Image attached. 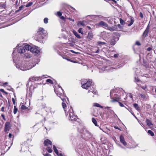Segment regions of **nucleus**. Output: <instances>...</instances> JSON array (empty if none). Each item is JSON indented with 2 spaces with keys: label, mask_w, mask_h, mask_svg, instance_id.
I'll list each match as a JSON object with an SVG mask.
<instances>
[{
  "label": "nucleus",
  "mask_w": 156,
  "mask_h": 156,
  "mask_svg": "<svg viewBox=\"0 0 156 156\" xmlns=\"http://www.w3.org/2000/svg\"><path fill=\"white\" fill-rule=\"evenodd\" d=\"M62 106L64 109V111L66 114V112H67V115H68V117L70 120L75 121L77 119V116L74 114V112L73 109L71 107H70V108L67 111L66 110V105L65 103L63 102L62 103Z\"/></svg>",
  "instance_id": "f257e3e1"
},
{
  "label": "nucleus",
  "mask_w": 156,
  "mask_h": 156,
  "mask_svg": "<svg viewBox=\"0 0 156 156\" xmlns=\"http://www.w3.org/2000/svg\"><path fill=\"white\" fill-rule=\"evenodd\" d=\"M35 65L32 63H27L25 62H19L16 64V67L22 71L29 70L34 67Z\"/></svg>",
  "instance_id": "f03ea898"
},
{
  "label": "nucleus",
  "mask_w": 156,
  "mask_h": 156,
  "mask_svg": "<svg viewBox=\"0 0 156 156\" xmlns=\"http://www.w3.org/2000/svg\"><path fill=\"white\" fill-rule=\"evenodd\" d=\"M48 34L46 30L42 27L40 28L37 31V35L35 36L34 39L38 41H39L41 39H43L44 37Z\"/></svg>",
  "instance_id": "7ed1b4c3"
},
{
  "label": "nucleus",
  "mask_w": 156,
  "mask_h": 156,
  "mask_svg": "<svg viewBox=\"0 0 156 156\" xmlns=\"http://www.w3.org/2000/svg\"><path fill=\"white\" fill-rule=\"evenodd\" d=\"M91 81L90 80L87 81V83L82 85V87L83 88L88 89V93L91 92L95 94H97V90L91 85Z\"/></svg>",
  "instance_id": "20e7f679"
},
{
  "label": "nucleus",
  "mask_w": 156,
  "mask_h": 156,
  "mask_svg": "<svg viewBox=\"0 0 156 156\" xmlns=\"http://www.w3.org/2000/svg\"><path fill=\"white\" fill-rule=\"evenodd\" d=\"M25 48L26 50H29L30 51L35 55L38 54L39 51L35 47H32L28 44L25 45Z\"/></svg>",
  "instance_id": "39448f33"
},
{
  "label": "nucleus",
  "mask_w": 156,
  "mask_h": 156,
  "mask_svg": "<svg viewBox=\"0 0 156 156\" xmlns=\"http://www.w3.org/2000/svg\"><path fill=\"white\" fill-rule=\"evenodd\" d=\"M54 91L56 94L60 97L61 99L63 101L64 98L60 97L61 96H62L64 94L63 90L61 87L58 85L57 89L56 88L55 89L54 88Z\"/></svg>",
  "instance_id": "423d86ee"
},
{
  "label": "nucleus",
  "mask_w": 156,
  "mask_h": 156,
  "mask_svg": "<svg viewBox=\"0 0 156 156\" xmlns=\"http://www.w3.org/2000/svg\"><path fill=\"white\" fill-rule=\"evenodd\" d=\"M114 91H115L114 90H111L110 91V95L112 99L111 101V102H117L120 99L119 96L117 94H115L113 97H112V95H113V94L114 93Z\"/></svg>",
  "instance_id": "0eeeda50"
},
{
  "label": "nucleus",
  "mask_w": 156,
  "mask_h": 156,
  "mask_svg": "<svg viewBox=\"0 0 156 156\" xmlns=\"http://www.w3.org/2000/svg\"><path fill=\"white\" fill-rule=\"evenodd\" d=\"M113 34L114 35L112 39L110 41V43L112 45H114L116 43V41H118L119 39V33L117 32H114Z\"/></svg>",
  "instance_id": "6e6552de"
},
{
  "label": "nucleus",
  "mask_w": 156,
  "mask_h": 156,
  "mask_svg": "<svg viewBox=\"0 0 156 156\" xmlns=\"http://www.w3.org/2000/svg\"><path fill=\"white\" fill-rule=\"evenodd\" d=\"M25 46V45H24L23 46H21V45H20V44L18 45L16 47V50L17 49L18 53L23 54L26 51Z\"/></svg>",
  "instance_id": "1a4fd4ad"
},
{
  "label": "nucleus",
  "mask_w": 156,
  "mask_h": 156,
  "mask_svg": "<svg viewBox=\"0 0 156 156\" xmlns=\"http://www.w3.org/2000/svg\"><path fill=\"white\" fill-rule=\"evenodd\" d=\"M85 138L86 140H88L89 139H94L93 135L89 131L85 129L84 132Z\"/></svg>",
  "instance_id": "9d476101"
},
{
  "label": "nucleus",
  "mask_w": 156,
  "mask_h": 156,
  "mask_svg": "<svg viewBox=\"0 0 156 156\" xmlns=\"http://www.w3.org/2000/svg\"><path fill=\"white\" fill-rule=\"evenodd\" d=\"M96 26H98V27L100 26L101 27H102L104 28H107L108 27V24L106 23L103 21H100L98 23L96 24Z\"/></svg>",
  "instance_id": "9b49d317"
},
{
  "label": "nucleus",
  "mask_w": 156,
  "mask_h": 156,
  "mask_svg": "<svg viewBox=\"0 0 156 156\" xmlns=\"http://www.w3.org/2000/svg\"><path fill=\"white\" fill-rule=\"evenodd\" d=\"M11 124L8 122H5L4 128V131L5 132L9 131L10 129Z\"/></svg>",
  "instance_id": "f8f14e48"
},
{
  "label": "nucleus",
  "mask_w": 156,
  "mask_h": 156,
  "mask_svg": "<svg viewBox=\"0 0 156 156\" xmlns=\"http://www.w3.org/2000/svg\"><path fill=\"white\" fill-rule=\"evenodd\" d=\"M30 51L26 49V51L23 54V56L25 58H29L31 57V55L30 54Z\"/></svg>",
  "instance_id": "ddd939ff"
},
{
  "label": "nucleus",
  "mask_w": 156,
  "mask_h": 156,
  "mask_svg": "<svg viewBox=\"0 0 156 156\" xmlns=\"http://www.w3.org/2000/svg\"><path fill=\"white\" fill-rule=\"evenodd\" d=\"M135 73L136 75L139 74V73H140L141 75L142 76H144L146 77H147V74H145L143 73L142 71L141 70H140V69H138V68H136L135 70Z\"/></svg>",
  "instance_id": "4468645a"
},
{
  "label": "nucleus",
  "mask_w": 156,
  "mask_h": 156,
  "mask_svg": "<svg viewBox=\"0 0 156 156\" xmlns=\"http://www.w3.org/2000/svg\"><path fill=\"white\" fill-rule=\"evenodd\" d=\"M107 29L111 31H116L118 30V28H117L116 25H115L114 26L108 27Z\"/></svg>",
  "instance_id": "2eb2a0df"
},
{
  "label": "nucleus",
  "mask_w": 156,
  "mask_h": 156,
  "mask_svg": "<svg viewBox=\"0 0 156 156\" xmlns=\"http://www.w3.org/2000/svg\"><path fill=\"white\" fill-rule=\"evenodd\" d=\"M120 140L124 146H126L127 145V143L125 140L124 138L122 135H121L120 136Z\"/></svg>",
  "instance_id": "dca6fc26"
},
{
  "label": "nucleus",
  "mask_w": 156,
  "mask_h": 156,
  "mask_svg": "<svg viewBox=\"0 0 156 156\" xmlns=\"http://www.w3.org/2000/svg\"><path fill=\"white\" fill-rule=\"evenodd\" d=\"M44 146H48L49 145H52V142L51 140L49 139H46L45 140L44 143Z\"/></svg>",
  "instance_id": "f3484780"
},
{
  "label": "nucleus",
  "mask_w": 156,
  "mask_h": 156,
  "mask_svg": "<svg viewBox=\"0 0 156 156\" xmlns=\"http://www.w3.org/2000/svg\"><path fill=\"white\" fill-rule=\"evenodd\" d=\"M124 65H125L124 62L122 63H121L120 64L117 65L115 67H111V68H110V70H111L112 69L119 68L120 67H121L123 66Z\"/></svg>",
  "instance_id": "a211bd4d"
},
{
  "label": "nucleus",
  "mask_w": 156,
  "mask_h": 156,
  "mask_svg": "<svg viewBox=\"0 0 156 156\" xmlns=\"http://www.w3.org/2000/svg\"><path fill=\"white\" fill-rule=\"evenodd\" d=\"M86 22L84 21H80L78 22L77 25L78 26H79V25H80L83 26L84 27L86 26Z\"/></svg>",
  "instance_id": "6ab92c4d"
},
{
  "label": "nucleus",
  "mask_w": 156,
  "mask_h": 156,
  "mask_svg": "<svg viewBox=\"0 0 156 156\" xmlns=\"http://www.w3.org/2000/svg\"><path fill=\"white\" fill-rule=\"evenodd\" d=\"M31 81H37L39 80V78L38 77H33L29 79Z\"/></svg>",
  "instance_id": "aec40b11"
},
{
  "label": "nucleus",
  "mask_w": 156,
  "mask_h": 156,
  "mask_svg": "<svg viewBox=\"0 0 156 156\" xmlns=\"http://www.w3.org/2000/svg\"><path fill=\"white\" fill-rule=\"evenodd\" d=\"M130 23L128 25V26L129 27L130 26L132 25L134 21V19L133 17H130Z\"/></svg>",
  "instance_id": "412c9836"
},
{
  "label": "nucleus",
  "mask_w": 156,
  "mask_h": 156,
  "mask_svg": "<svg viewBox=\"0 0 156 156\" xmlns=\"http://www.w3.org/2000/svg\"><path fill=\"white\" fill-rule=\"evenodd\" d=\"M148 32L149 28L147 27L143 33V36H144L145 37H146L147 35Z\"/></svg>",
  "instance_id": "4be33fe9"
},
{
  "label": "nucleus",
  "mask_w": 156,
  "mask_h": 156,
  "mask_svg": "<svg viewBox=\"0 0 156 156\" xmlns=\"http://www.w3.org/2000/svg\"><path fill=\"white\" fill-rule=\"evenodd\" d=\"M146 122L147 125L149 126H150L151 125H153V124L151 121L150 120L148 119H146Z\"/></svg>",
  "instance_id": "5701e85b"
},
{
  "label": "nucleus",
  "mask_w": 156,
  "mask_h": 156,
  "mask_svg": "<svg viewBox=\"0 0 156 156\" xmlns=\"http://www.w3.org/2000/svg\"><path fill=\"white\" fill-rule=\"evenodd\" d=\"M73 32L74 34L76 36V37L79 39L81 38V37L80 35L76 31L74 30L73 31Z\"/></svg>",
  "instance_id": "b1692460"
},
{
  "label": "nucleus",
  "mask_w": 156,
  "mask_h": 156,
  "mask_svg": "<svg viewBox=\"0 0 156 156\" xmlns=\"http://www.w3.org/2000/svg\"><path fill=\"white\" fill-rule=\"evenodd\" d=\"M93 37V35L91 32H89L88 34L87 37L91 40Z\"/></svg>",
  "instance_id": "393cba45"
},
{
  "label": "nucleus",
  "mask_w": 156,
  "mask_h": 156,
  "mask_svg": "<svg viewBox=\"0 0 156 156\" xmlns=\"http://www.w3.org/2000/svg\"><path fill=\"white\" fill-rule=\"evenodd\" d=\"M92 121L96 126H98L97 121L94 118H93L92 119Z\"/></svg>",
  "instance_id": "a878e982"
},
{
  "label": "nucleus",
  "mask_w": 156,
  "mask_h": 156,
  "mask_svg": "<svg viewBox=\"0 0 156 156\" xmlns=\"http://www.w3.org/2000/svg\"><path fill=\"white\" fill-rule=\"evenodd\" d=\"M94 106L95 107H100L101 108H103V106L101 105L100 104L98 103H94Z\"/></svg>",
  "instance_id": "bb28decb"
},
{
  "label": "nucleus",
  "mask_w": 156,
  "mask_h": 156,
  "mask_svg": "<svg viewBox=\"0 0 156 156\" xmlns=\"http://www.w3.org/2000/svg\"><path fill=\"white\" fill-rule=\"evenodd\" d=\"M53 148L54 150L57 155L58 154V150L56 149V147L55 145L53 146Z\"/></svg>",
  "instance_id": "cd10ccee"
},
{
  "label": "nucleus",
  "mask_w": 156,
  "mask_h": 156,
  "mask_svg": "<svg viewBox=\"0 0 156 156\" xmlns=\"http://www.w3.org/2000/svg\"><path fill=\"white\" fill-rule=\"evenodd\" d=\"M148 133L151 136H154V133L151 130H148L147 131Z\"/></svg>",
  "instance_id": "c85d7f7f"
},
{
  "label": "nucleus",
  "mask_w": 156,
  "mask_h": 156,
  "mask_svg": "<svg viewBox=\"0 0 156 156\" xmlns=\"http://www.w3.org/2000/svg\"><path fill=\"white\" fill-rule=\"evenodd\" d=\"M134 81L135 82H140V80L138 77H136V76H135L134 77Z\"/></svg>",
  "instance_id": "c756f323"
},
{
  "label": "nucleus",
  "mask_w": 156,
  "mask_h": 156,
  "mask_svg": "<svg viewBox=\"0 0 156 156\" xmlns=\"http://www.w3.org/2000/svg\"><path fill=\"white\" fill-rule=\"evenodd\" d=\"M133 106L137 110H138L139 109V107L138 106V104L136 103L134 104Z\"/></svg>",
  "instance_id": "7c9ffc66"
},
{
  "label": "nucleus",
  "mask_w": 156,
  "mask_h": 156,
  "mask_svg": "<svg viewBox=\"0 0 156 156\" xmlns=\"http://www.w3.org/2000/svg\"><path fill=\"white\" fill-rule=\"evenodd\" d=\"M18 110V109L16 107V106H14V110H13V112L14 114H16L17 112V111Z\"/></svg>",
  "instance_id": "2f4dec72"
},
{
  "label": "nucleus",
  "mask_w": 156,
  "mask_h": 156,
  "mask_svg": "<svg viewBox=\"0 0 156 156\" xmlns=\"http://www.w3.org/2000/svg\"><path fill=\"white\" fill-rule=\"evenodd\" d=\"M33 4V3L32 2H29L26 5V6L27 7H29L30 6H31V5H32Z\"/></svg>",
  "instance_id": "473e14b6"
},
{
  "label": "nucleus",
  "mask_w": 156,
  "mask_h": 156,
  "mask_svg": "<svg viewBox=\"0 0 156 156\" xmlns=\"http://www.w3.org/2000/svg\"><path fill=\"white\" fill-rule=\"evenodd\" d=\"M46 82H48L50 83L51 84H53V82L50 79H48L47 80H46Z\"/></svg>",
  "instance_id": "72a5a7b5"
},
{
  "label": "nucleus",
  "mask_w": 156,
  "mask_h": 156,
  "mask_svg": "<svg viewBox=\"0 0 156 156\" xmlns=\"http://www.w3.org/2000/svg\"><path fill=\"white\" fill-rule=\"evenodd\" d=\"M78 32L80 33L82 35H83V33L82 31V28H80L78 30Z\"/></svg>",
  "instance_id": "f704fd0d"
},
{
  "label": "nucleus",
  "mask_w": 156,
  "mask_h": 156,
  "mask_svg": "<svg viewBox=\"0 0 156 156\" xmlns=\"http://www.w3.org/2000/svg\"><path fill=\"white\" fill-rule=\"evenodd\" d=\"M44 22L45 23H47L48 22V19L47 18H45L44 20Z\"/></svg>",
  "instance_id": "c9c22d12"
},
{
  "label": "nucleus",
  "mask_w": 156,
  "mask_h": 156,
  "mask_svg": "<svg viewBox=\"0 0 156 156\" xmlns=\"http://www.w3.org/2000/svg\"><path fill=\"white\" fill-rule=\"evenodd\" d=\"M21 108L23 110H25L27 108V107L23 105H22L21 106Z\"/></svg>",
  "instance_id": "e433bc0d"
},
{
  "label": "nucleus",
  "mask_w": 156,
  "mask_h": 156,
  "mask_svg": "<svg viewBox=\"0 0 156 156\" xmlns=\"http://www.w3.org/2000/svg\"><path fill=\"white\" fill-rule=\"evenodd\" d=\"M120 23L122 25H124L125 23V22L124 20L121 18L120 19Z\"/></svg>",
  "instance_id": "4c0bfd02"
},
{
  "label": "nucleus",
  "mask_w": 156,
  "mask_h": 156,
  "mask_svg": "<svg viewBox=\"0 0 156 156\" xmlns=\"http://www.w3.org/2000/svg\"><path fill=\"white\" fill-rule=\"evenodd\" d=\"M15 51H14L12 53V55H13V59L14 61H15V60L16 59V58L15 57V56H14L16 54Z\"/></svg>",
  "instance_id": "58836bf2"
},
{
  "label": "nucleus",
  "mask_w": 156,
  "mask_h": 156,
  "mask_svg": "<svg viewBox=\"0 0 156 156\" xmlns=\"http://www.w3.org/2000/svg\"><path fill=\"white\" fill-rule=\"evenodd\" d=\"M103 131L106 133L108 134L109 133V131L110 130L108 129H106L102 130Z\"/></svg>",
  "instance_id": "ea45409f"
},
{
  "label": "nucleus",
  "mask_w": 156,
  "mask_h": 156,
  "mask_svg": "<svg viewBox=\"0 0 156 156\" xmlns=\"http://www.w3.org/2000/svg\"><path fill=\"white\" fill-rule=\"evenodd\" d=\"M98 44L101 45H102L103 44H106V43L105 42H102L100 41H98Z\"/></svg>",
  "instance_id": "a19ab883"
},
{
  "label": "nucleus",
  "mask_w": 156,
  "mask_h": 156,
  "mask_svg": "<svg viewBox=\"0 0 156 156\" xmlns=\"http://www.w3.org/2000/svg\"><path fill=\"white\" fill-rule=\"evenodd\" d=\"M47 150L48 151V152L49 153H51L52 151V150H51L50 147H48Z\"/></svg>",
  "instance_id": "79ce46f5"
},
{
  "label": "nucleus",
  "mask_w": 156,
  "mask_h": 156,
  "mask_svg": "<svg viewBox=\"0 0 156 156\" xmlns=\"http://www.w3.org/2000/svg\"><path fill=\"white\" fill-rule=\"evenodd\" d=\"M94 50V51H93V52H95V53H99L100 50L99 48H98L97 50Z\"/></svg>",
  "instance_id": "37998d69"
},
{
  "label": "nucleus",
  "mask_w": 156,
  "mask_h": 156,
  "mask_svg": "<svg viewBox=\"0 0 156 156\" xmlns=\"http://www.w3.org/2000/svg\"><path fill=\"white\" fill-rule=\"evenodd\" d=\"M62 15V13L60 12H57V15L58 16H60Z\"/></svg>",
  "instance_id": "c03bdc74"
},
{
  "label": "nucleus",
  "mask_w": 156,
  "mask_h": 156,
  "mask_svg": "<svg viewBox=\"0 0 156 156\" xmlns=\"http://www.w3.org/2000/svg\"><path fill=\"white\" fill-rule=\"evenodd\" d=\"M141 87L142 89H143L144 90H145L147 88V87L146 85L142 86Z\"/></svg>",
  "instance_id": "a18cd8bd"
},
{
  "label": "nucleus",
  "mask_w": 156,
  "mask_h": 156,
  "mask_svg": "<svg viewBox=\"0 0 156 156\" xmlns=\"http://www.w3.org/2000/svg\"><path fill=\"white\" fill-rule=\"evenodd\" d=\"M140 95L141 97V98L143 99H144L145 97V95L144 94H140Z\"/></svg>",
  "instance_id": "49530a36"
},
{
  "label": "nucleus",
  "mask_w": 156,
  "mask_h": 156,
  "mask_svg": "<svg viewBox=\"0 0 156 156\" xmlns=\"http://www.w3.org/2000/svg\"><path fill=\"white\" fill-rule=\"evenodd\" d=\"M1 116L2 117L3 119V120H4L5 121L6 120V119H5V117L4 115V114H2L1 115Z\"/></svg>",
  "instance_id": "de8ad7c7"
},
{
  "label": "nucleus",
  "mask_w": 156,
  "mask_h": 156,
  "mask_svg": "<svg viewBox=\"0 0 156 156\" xmlns=\"http://www.w3.org/2000/svg\"><path fill=\"white\" fill-rule=\"evenodd\" d=\"M136 44L138 46L140 45H141L140 42L138 41H137L136 42Z\"/></svg>",
  "instance_id": "09e8293b"
},
{
  "label": "nucleus",
  "mask_w": 156,
  "mask_h": 156,
  "mask_svg": "<svg viewBox=\"0 0 156 156\" xmlns=\"http://www.w3.org/2000/svg\"><path fill=\"white\" fill-rule=\"evenodd\" d=\"M140 16L141 18H143V14L141 12L140 13Z\"/></svg>",
  "instance_id": "8fccbe9b"
},
{
  "label": "nucleus",
  "mask_w": 156,
  "mask_h": 156,
  "mask_svg": "<svg viewBox=\"0 0 156 156\" xmlns=\"http://www.w3.org/2000/svg\"><path fill=\"white\" fill-rule=\"evenodd\" d=\"M23 7V5H21V6L20 7L18 10H22Z\"/></svg>",
  "instance_id": "3c124183"
},
{
  "label": "nucleus",
  "mask_w": 156,
  "mask_h": 156,
  "mask_svg": "<svg viewBox=\"0 0 156 156\" xmlns=\"http://www.w3.org/2000/svg\"><path fill=\"white\" fill-rule=\"evenodd\" d=\"M12 102H13V104L15 105V101L14 99L13 98H12Z\"/></svg>",
  "instance_id": "603ef678"
},
{
  "label": "nucleus",
  "mask_w": 156,
  "mask_h": 156,
  "mask_svg": "<svg viewBox=\"0 0 156 156\" xmlns=\"http://www.w3.org/2000/svg\"><path fill=\"white\" fill-rule=\"evenodd\" d=\"M120 106L121 107H124V105L121 102H119Z\"/></svg>",
  "instance_id": "864d4df0"
},
{
  "label": "nucleus",
  "mask_w": 156,
  "mask_h": 156,
  "mask_svg": "<svg viewBox=\"0 0 156 156\" xmlns=\"http://www.w3.org/2000/svg\"><path fill=\"white\" fill-rule=\"evenodd\" d=\"M129 97L130 98H132V97H133V96H132V95L131 94V93H129V95H128Z\"/></svg>",
  "instance_id": "5fc2aeb1"
},
{
  "label": "nucleus",
  "mask_w": 156,
  "mask_h": 156,
  "mask_svg": "<svg viewBox=\"0 0 156 156\" xmlns=\"http://www.w3.org/2000/svg\"><path fill=\"white\" fill-rule=\"evenodd\" d=\"M118 55H119V54H115L114 55V57L115 58H116V57H118Z\"/></svg>",
  "instance_id": "6e6d98bb"
},
{
  "label": "nucleus",
  "mask_w": 156,
  "mask_h": 156,
  "mask_svg": "<svg viewBox=\"0 0 156 156\" xmlns=\"http://www.w3.org/2000/svg\"><path fill=\"white\" fill-rule=\"evenodd\" d=\"M44 156H51V155L47 153L45 154Z\"/></svg>",
  "instance_id": "4d7b16f0"
},
{
  "label": "nucleus",
  "mask_w": 156,
  "mask_h": 156,
  "mask_svg": "<svg viewBox=\"0 0 156 156\" xmlns=\"http://www.w3.org/2000/svg\"><path fill=\"white\" fill-rule=\"evenodd\" d=\"M0 91L2 92H5L4 90L2 89H0Z\"/></svg>",
  "instance_id": "13d9d810"
},
{
  "label": "nucleus",
  "mask_w": 156,
  "mask_h": 156,
  "mask_svg": "<svg viewBox=\"0 0 156 156\" xmlns=\"http://www.w3.org/2000/svg\"><path fill=\"white\" fill-rule=\"evenodd\" d=\"M117 28L118 27L119 28H121V27L120 25L119 24H118L117 25Z\"/></svg>",
  "instance_id": "bf43d9fd"
},
{
  "label": "nucleus",
  "mask_w": 156,
  "mask_h": 156,
  "mask_svg": "<svg viewBox=\"0 0 156 156\" xmlns=\"http://www.w3.org/2000/svg\"><path fill=\"white\" fill-rule=\"evenodd\" d=\"M151 49V48L150 47L148 48L147 50L148 51H149Z\"/></svg>",
  "instance_id": "052dcab7"
},
{
  "label": "nucleus",
  "mask_w": 156,
  "mask_h": 156,
  "mask_svg": "<svg viewBox=\"0 0 156 156\" xmlns=\"http://www.w3.org/2000/svg\"><path fill=\"white\" fill-rule=\"evenodd\" d=\"M4 107H2L1 108V110L3 112H4Z\"/></svg>",
  "instance_id": "680f3d73"
},
{
  "label": "nucleus",
  "mask_w": 156,
  "mask_h": 156,
  "mask_svg": "<svg viewBox=\"0 0 156 156\" xmlns=\"http://www.w3.org/2000/svg\"><path fill=\"white\" fill-rule=\"evenodd\" d=\"M114 128L116 129H118L119 130H120V128H119L118 126H115Z\"/></svg>",
  "instance_id": "e2e57ef3"
},
{
  "label": "nucleus",
  "mask_w": 156,
  "mask_h": 156,
  "mask_svg": "<svg viewBox=\"0 0 156 156\" xmlns=\"http://www.w3.org/2000/svg\"><path fill=\"white\" fill-rule=\"evenodd\" d=\"M70 20H71L73 22H74V19H73L70 18H68Z\"/></svg>",
  "instance_id": "0e129e2a"
},
{
  "label": "nucleus",
  "mask_w": 156,
  "mask_h": 156,
  "mask_svg": "<svg viewBox=\"0 0 156 156\" xmlns=\"http://www.w3.org/2000/svg\"><path fill=\"white\" fill-rule=\"evenodd\" d=\"M9 138H11L12 136V134L11 133H9Z\"/></svg>",
  "instance_id": "69168bd1"
},
{
  "label": "nucleus",
  "mask_w": 156,
  "mask_h": 156,
  "mask_svg": "<svg viewBox=\"0 0 156 156\" xmlns=\"http://www.w3.org/2000/svg\"><path fill=\"white\" fill-rule=\"evenodd\" d=\"M58 156H62V154H59L58 153V154L57 155Z\"/></svg>",
  "instance_id": "338daca9"
},
{
  "label": "nucleus",
  "mask_w": 156,
  "mask_h": 156,
  "mask_svg": "<svg viewBox=\"0 0 156 156\" xmlns=\"http://www.w3.org/2000/svg\"><path fill=\"white\" fill-rule=\"evenodd\" d=\"M61 18L62 20H64L65 19V18L63 16H62L61 17Z\"/></svg>",
  "instance_id": "774afa93"
}]
</instances>
